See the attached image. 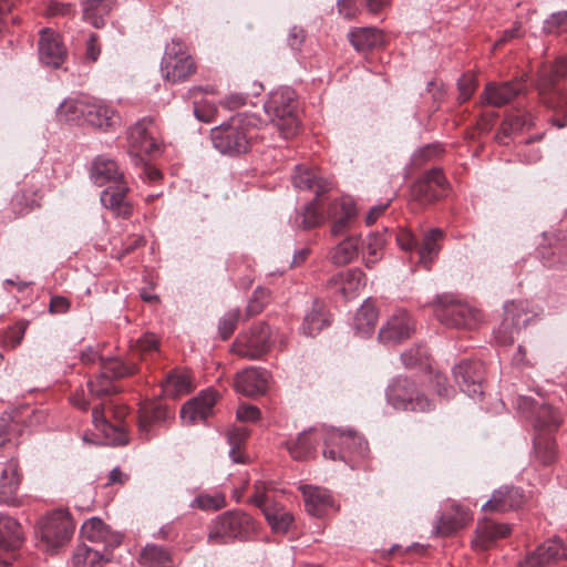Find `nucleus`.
Here are the masks:
<instances>
[{
  "mask_svg": "<svg viewBox=\"0 0 567 567\" xmlns=\"http://www.w3.org/2000/svg\"><path fill=\"white\" fill-rule=\"evenodd\" d=\"M457 87L460 91L458 100L461 102L467 101L475 91L476 84L473 75H463L458 82Z\"/></svg>",
  "mask_w": 567,
  "mask_h": 567,
  "instance_id": "nucleus-62",
  "label": "nucleus"
},
{
  "mask_svg": "<svg viewBox=\"0 0 567 567\" xmlns=\"http://www.w3.org/2000/svg\"><path fill=\"white\" fill-rule=\"evenodd\" d=\"M84 111L83 122L97 128L107 130L118 120L115 111L99 99L87 97Z\"/></svg>",
  "mask_w": 567,
  "mask_h": 567,
  "instance_id": "nucleus-23",
  "label": "nucleus"
},
{
  "mask_svg": "<svg viewBox=\"0 0 567 567\" xmlns=\"http://www.w3.org/2000/svg\"><path fill=\"white\" fill-rule=\"evenodd\" d=\"M82 539L90 546L100 547L112 551L122 543V535L112 530L101 518L91 517L81 526Z\"/></svg>",
  "mask_w": 567,
  "mask_h": 567,
  "instance_id": "nucleus-13",
  "label": "nucleus"
},
{
  "mask_svg": "<svg viewBox=\"0 0 567 567\" xmlns=\"http://www.w3.org/2000/svg\"><path fill=\"white\" fill-rule=\"evenodd\" d=\"M21 477L14 458L6 462L0 474V502L7 505L18 504V491Z\"/></svg>",
  "mask_w": 567,
  "mask_h": 567,
  "instance_id": "nucleus-25",
  "label": "nucleus"
},
{
  "mask_svg": "<svg viewBox=\"0 0 567 567\" xmlns=\"http://www.w3.org/2000/svg\"><path fill=\"white\" fill-rule=\"evenodd\" d=\"M414 322L403 309L395 310L381 327L379 341L385 346L398 344L411 337Z\"/></svg>",
  "mask_w": 567,
  "mask_h": 567,
  "instance_id": "nucleus-14",
  "label": "nucleus"
},
{
  "mask_svg": "<svg viewBox=\"0 0 567 567\" xmlns=\"http://www.w3.org/2000/svg\"><path fill=\"white\" fill-rule=\"evenodd\" d=\"M378 316L379 313L374 303L370 299L365 300L353 318L352 327L357 334L370 337L374 332Z\"/></svg>",
  "mask_w": 567,
  "mask_h": 567,
  "instance_id": "nucleus-33",
  "label": "nucleus"
},
{
  "mask_svg": "<svg viewBox=\"0 0 567 567\" xmlns=\"http://www.w3.org/2000/svg\"><path fill=\"white\" fill-rule=\"evenodd\" d=\"M157 347V338L154 334L147 333L142 336L138 340H136V342L132 346V351L134 354L145 357L156 352Z\"/></svg>",
  "mask_w": 567,
  "mask_h": 567,
  "instance_id": "nucleus-55",
  "label": "nucleus"
},
{
  "mask_svg": "<svg viewBox=\"0 0 567 567\" xmlns=\"http://www.w3.org/2000/svg\"><path fill=\"white\" fill-rule=\"evenodd\" d=\"M484 364L477 360H464L453 369L455 382L461 391L472 399H478L484 394Z\"/></svg>",
  "mask_w": 567,
  "mask_h": 567,
  "instance_id": "nucleus-12",
  "label": "nucleus"
},
{
  "mask_svg": "<svg viewBox=\"0 0 567 567\" xmlns=\"http://www.w3.org/2000/svg\"><path fill=\"white\" fill-rule=\"evenodd\" d=\"M533 125V117L529 113L520 115H508L502 123L499 133L496 138L499 143L506 144L505 138L512 133L528 128Z\"/></svg>",
  "mask_w": 567,
  "mask_h": 567,
  "instance_id": "nucleus-47",
  "label": "nucleus"
},
{
  "mask_svg": "<svg viewBox=\"0 0 567 567\" xmlns=\"http://www.w3.org/2000/svg\"><path fill=\"white\" fill-rule=\"evenodd\" d=\"M271 329L265 322L252 326L248 331L240 333L231 346V350L239 357L258 360L271 348Z\"/></svg>",
  "mask_w": 567,
  "mask_h": 567,
  "instance_id": "nucleus-8",
  "label": "nucleus"
},
{
  "mask_svg": "<svg viewBox=\"0 0 567 567\" xmlns=\"http://www.w3.org/2000/svg\"><path fill=\"white\" fill-rule=\"evenodd\" d=\"M340 286L338 290L344 298L353 297L365 286V276L360 269H350L338 275Z\"/></svg>",
  "mask_w": 567,
  "mask_h": 567,
  "instance_id": "nucleus-44",
  "label": "nucleus"
},
{
  "mask_svg": "<svg viewBox=\"0 0 567 567\" xmlns=\"http://www.w3.org/2000/svg\"><path fill=\"white\" fill-rule=\"evenodd\" d=\"M305 499L306 511L315 517H321L333 508V499L326 488L303 485L300 486Z\"/></svg>",
  "mask_w": 567,
  "mask_h": 567,
  "instance_id": "nucleus-26",
  "label": "nucleus"
},
{
  "mask_svg": "<svg viewBox=\"0 0 567 567\" xmlns=\"http://www.w3.org/2000/svg\"><path fill=\"white\" fill-rule=\"evenodd\" d=\"M225 505V498L223 495H208V494H203V495H198L193 502H192V506L193 507H198V508H202V509H219L221 508L223 506Z\"/></svg>",
  "mask_w": 567,
  "mask_h": 567,
  "instance_id": "nucleus-58",
  "label": "nucleus"
},
{
  "mask_svg": "<svg viewBox=\"0 0 567 567\" xmlns=\"http://www.w3.org/2000/svg\"><path fill=\"white\" fill-rule=\"evenodd\" d=\"M162 388L163 393L171 398L188 393L190 390L189 377L186 373L171 372L163 382Z\"/></svg>",
  "mask_w": 567,
  "mask_h": 567,
  "instance_id": "nucleus-48",
  "label": "nucleus"
},
{
  "mask_svg": "<svg viewBox=\"0 0 567 567\" xmlns=\"http://www.w3.org/2000/svg\"><path fill=\"white\" fill-rule=\"evenodd\" d=\"M329 324L320 309L313 308L305 316L301 331L306 336L313 337Z\"/></svg>",
  "mask_w": 567,
  "mask_h": 567,
  "instance_id": "nucleus-51",
  "label": "nucleus"
},
{
  "mask_svg": "<svg viewBox=\"0 0 567 567\" xmlns=\"http://www.w3.org/2000/svg\"><path fill=\"white\" fill-rule=\"evenodd\" d=\"M226 437L230 446L229 456L233 462L244 463V458L239 450L248 437V430L244 426H231L226 431Z\"/></svg>",
  "mask_w": 567,
  "mask_h": 567,
  "instance_id": "nucleus-50",
  "label": "nucleus"
},
{
  "mask_svg": "<svg viewBox=\"0 0 567 567\" xmlns=\"http://www.w3.org/2000/svg\"><path fill=\"white\" fill-rule=\"evenodd\" d=\"M213 92H214V90L210 86H206V87L193 86L188 91L189 97L194 99V102H193V104H194V114H195V116L199 121L209 122L212 113H213V110L208 109L207 111L202 112L200 109H199V103L197 101V94H199V93H213Z\"/></svg>",
  "mask_w": 567,
  "mask_h": 567,
  "instance_id": "nucleus-57",
  "label": "nucleus"
},
{
  "mask_svg": "<svg viewBox=\"0 0 567 567\" xmlns=\"http://www.w3.org/2000/svg\"><path fill=\"white\" fill-rule=\"evenodd\" d=\"M161 71L163 76L173 83L184 81L195 72L194 60L185 51L182 42L172 40L166 45Z\"/></svg>",
  "mask_w": 567,
  "mask_h": 567,
  "instance_id": "nucleus-9",
  "label": "nucleus"
},
{
  "mask_svg": "<svg viewBox=\"0 0 567 567\" xmlns=\"http://www.w3.org/2000/svg\"><path fill=\"white\" fill-rule=\"evenodd\" d=\"M567 75V56L559 58L551 66H544L538 75L537 89L544 104L559 109L565 114V122L557 121L559 127L567 124V94L557 85L559 79Z\"/></svg>",
  "mask_w": 567,
  "mask_h": 567,
  "instance_id": "nucleus-6",
  "label": "nucleus"
},
{
  "mask_svg": "<svg viewBox=\"0 0 567 567\" xmlns=\"http://www.w3.org/2000/svg\"><path fill=\"white\" fill-rule=\"evenodd\" d=\"M259 118L254 114H237L228 122L210 131L214 147L225 155L246 153L259 138L257 125ZM264 140V136H260Z\"/></svg>",
  "mask_w": 567,
  "mask_h": 567,
  "instance_id": "nucleus-1",
  "label": "nucleus"
},
{
  "mask_svg": "<svg viewBox=\"0 0 567 567\" xmlns=\"http://www.w3.org/2000/svg\"><path fill=\"white\" fill-rule=\"evenodd\" d=\"M384 246L385 238L382 234L373 233L368 236L363 243V260L367 268H373L381 260Z\"/></svg>",
  "mask_w": 567,
  "mask_h": 567,
  "instance_id": "nucleus-46",
  "label": "nucleus"
},
{
  "mask_svg": "<svg viewBox=\"0 0 567 567\" xmlns=\"http://www.w3.org/2000/svg\"><path fill=\"white\" fill-rule=\"evenodd\" d=\"M87 388L91 395L96 399H103L116 392L113 381L103 373H100L93 380H89Z\"/></svg>",
  "mask_w": 567,
  "mask_h": 567,
  "instance_id": "nucleus-53",
  "label": "nucleus"
},
{
  "mask_svg": "<svg viewBox=\"0 0 567 567\" xmlns=\"http://www.w3.org/2000/svg\"><path fill=\"white\" fill-rule=\"evenodd\" d=\"M239 320V310L233 309L227 311L224 317L219 320L218 331L221 339H228L235 331Z\"/></svg>",
  "mask_w": 567,
  "mask_h": 567,
  "instance_id": "nucleus-56",
  "label": "nucleus"
},
{
  "mask_svg": "<svg viewBox=\"0 0 567 567\" xmlns=\"http://www.w3.org/2000/svg\"><path fill=\"white\" fill-rule=\"evenodd\" d=\"M292 184L296 188L311 190L316 194V198L332 188V182L319 175L318 171L303 165L296 166L292 176Z\"/></svg>",
  "mask_w": 567,
  "mask_h": 567,
  "instance_id": "nucleus-22",
  "label": "nucleus"
},
{
  "mask_svg": "<svg viewBox=\"0 0 567 567\" xmlns=\"http://www.w3.org/2000/svg\"><path fill=\"white\" fill-rule=\"evenodd\" d=\"M557 457L554 439L550 435L537 433L534 439V460L542 465H550Z\"/></svg>",
  "mask_w": 567,
  "mask_h": 567,
  "instance_id": "nucleus-41",
  "label": "nucleus"
},
{
  "mask_svg": "<svg viewBox=\"0 0 567 567\" xmlns=\"http://www.w3.org/2000/svg\"><path fill=\"white\" fill-rule=\"evenodd\" d=\"M39 55L42 63L54 69L60 68L66 56V50L59 35L50 29L41 31Z\"/></svg>",
  "mask_w": 567,
  "mask_h": 567,
  "instance_id": "nucleus-20",
  "label": "nucleus"
},
{
  "mask_svg": "<svg viewBox=\"0 0 567 567\" xmlns=\"http://www.w3.org/2000/svg\"><path fill=\"white\" fill-rule=\"evenodd\" d=\"M533 315L529 313L528 302L524 300L507 302L504 307V321L502 327L496 331V339L499 342H507V338L503 337L509 328L520 329L528 324ZM508 342H513L511 336Z\"/></svg>",
  "mask_w": 567,
  "mask_h": 567,
  "instance_id": "nucleus-18",
  "label": "nucleus"
},
{
  "mask_svg": "<svg viewBox=\"0 0 567 567\" xmlns=\"http://www.w3.org/2000/svg\"><path fill=\"white\" fill-rule=\"evenodd\" d=\"M323 220L324 216L318 212V198H315L297 212L293 225L300 229H310L319 226Z\"/></svg>",
  "mask_w": 567,
  "mask_h": 567,
  "instance_id": "nucleus-45",
  "label": "nucleus"
},
{
  "mask_svg": "<svg viewBox=\"0 0 567 567\" xmlns=\"http://www.w3.org/2000/svg\"><path fill=\"white\" fill-rule=\"evenodd\" d=\"M443 238V231L439 228H433L424 233L421 245H417L419 262L425 268H429L434 257L440 251V241Z\"/></svg>",
  "mask_w": 567,
  "mask_h": 567,
  "instance_id": "nucleus-34",
  "label": "nucleus"
},
{
  "mask_svg": "<svg viewBox=\"0 0 567 567\" xmlns=\"http://www.w3.org/2000/svg\"><path fill=\"white\" fill-rule=\"evenodd\" d=\"M128 190L124 182L110 185L101 193V203L105 208L113 210L117 216L127 217L132 214V207L126 202Z\"/></svg>",
  "mask_w": 567,
  "mask_h": 567,
  "instance_id": "nucleus-28",
  "label": "nucleus"
},
{
  "mask_svg": "<svg viewBox=\"0 0 567 567\" xmlns=\"http://www.w3.org/2000/svg\"><path fill=\"white\" fill-rule=\"evenodd\" d=\"M567 23V11L553 13L543 25V31L547 34L559 32L560 28Z\"/></svg>",
  "mask_w": 567,
  "mask_h": 567,
  "instance_id": "nucleus-60",
  "label": "nucleus"
},
{
  "mask_svg": "<svg viewBox=\"0 0 567 567\" xmlns=\"http://www.w3.org/2000/svg\"><path fill=\"white\" fill-rule=\"evenodd\" d=\"M29 322L21 320L18 321L10 330L7 332L6 342L11 347H18L24 337Z\"/></svg>",
  "mask_w": 567,
  "mask_h": 567,
  "instance_id": "nucleus-61",
  "label": "nucleus"
},
{
  "mask_svg": "<svg viewBox=\"0 0 567 567\" xmlns=\"http://www.w3.org/2000/svg\"><path fill=\"white\" fill-rule=\"evenodd\" d=\"M467 515L465 512H457L455 516L442 515L436 523L435 533L437 535H450L456 529L463 527L466 523Z\"/></svg>",
  "mask_w": 567,
  "mask_h": 567,
  "instance_id": "nucleus-52",
  "label": "nucleus"
},
{
  "mask_svg": "<svg viewBox=\"0 0 567 567\" xmlns=\"http://www.w3.org/2000/svg\"><path fill=\"white\" fill-rule=\"evenodd\" d=\"M525 84L522 80L503 82L499 84L489 83L484 90L485 101L495 107H501L523 93Z\"/></svg>",
  "mask_w": 567,
  "mask_h": 567,
  "instance_id": "nucleus-24",
  "label": "nucleus"
},
{
  "mask_svg": "<svg viewBox=\"0 0 567 567\" xmlns=\"http://www.w3.org/2000/svg\"><path fill=\"white\" fill-rule=\"evenodd\" d=\"M348 38L357 51L371 50L383 43V34L377 28L352 29Z\"/></svg>",
  "mask_w": 567,
  "mask_h": 567,
  "instance_id": "nucleus-36",
  "label": "nucleus"
},
{
  "mask_svg": "<svg viewBox=\"0 0 567 567\" xmlns=\"http://www.w3.org/2000/svg\"><path fill=\"white\" fill-rule=\"evenodd\" d=\"M327 443L328 445L341 443L347 457L354 455L363 458L368 455V443L353 431H330L327 433Z\"/></svg>",
  "mask_w": 567,
  "mask_h": 567,
  "instance_id": "nucleus-27",
  "label": "nucleus"
},
{
  "mask_svg": "<svg viewBox=\"0 0 567 567\" xmlns=\"http://www.w3.org/2000/svg\"><path fill=\"white\" fill-rule=\"evenodd\" d=\"M92 421L95 429L103 434L105 444L115 446L124 445L128 442L125 425L122 422L112 424L104 416V404L96 405L92 409Z\"/></svg>",
  "mask_w": 567,
  "mask_h": 567,
  "instance_id": "nucleus-19",
  "label": "nucleus"
},
{
  "mask_svg": "<svg viewBox=\"0 0 567 567\" xmlns=\"http://www.w3.org/2000/svg\"><path fill=\"white\" fill-rule=\"evenodd\" d=\"M296 94L289 87L272 91L264 104V110L282 140L297 134L299 122L296 114Z\"/></svg>",
  "mask_w": 567,
  "mask_h": 567,
  "instance_id": "nucleus-2",
  "label": "nucleus"
},
{
  "mask_svg": "<svg viewBox=\"0 0 567 567\" xmlns=\"http://www.w3.org/2000/svg\"><path fill=\"white\" fill-rule=\"evenodd\" d=\"M138 563L143 567H174L169 551L155 544H147L142 549Z\"/></svg>",
  "mask_w": 567,
  "mask_h": 567,
  "instance_id": "nucleus-38",
  "label": "nucleus"
},
{
  "mask_svg": "<svg viewBox=\"0 0 567 567\" xmlns=\"http://www.w3.org/2000/svg\"><path fill=\"white\" fill-rule=\"evenodd\" d=\"M522 494L517 488H505L495 492L491 499H488L482 509H493L498 512H505L514 508L520 504Z\"/></svg>",
  "mask_w": 567,
  "mask_h": 567,
  "instance_id": "nucleus-39",
  "label": "nucleus"
},
{
  "mask_svg": "<svg viewBox=\"0 0 567 567\" xmlns=\"http://www.w3.org/2000/svg\"><path fill=\"white\" fill-rule=\"evenodd\" d=\"M130 155L135 165L144 163V155L158 151V143L153 133V120L144 117L128 130Z\"/></svg>",
  "mask_w": 567,
  "mask_h": 567,
  "instance_id": "nucleus-11",
  "label": "nucleus"
},
{
  "mask_svg": "<svg viewBox=\"0 0 567 567\" xmlns=\"http://www.w3.org/2000/svg\"><path fill=\"white\" fill-rule=\"evenodd\" d=\"M135 371L134 365H126L118 359H110L102 363V371L104 375H107L112 381L114 379L123 378L132 374Z\"/></svg>",
  "mask_w": 567,
  "mask_h": 567,
  "instance_id": "nucleus-54",
  "label": "nucleus"
},
{
  "mask_svg": "<svg viewBox=\"0 0 567 567\" xmlns=\"http://www.w3.org/2000/svg\"><path fill=\"white\" fill-rule=\"evenodd\" d=\"M254 487H255V492L250 496L249 502L251 504L256 505L257 507H259L261 509V512L264 513V507L271 506V504L274 502L269 501V497L267 495V487L264 482H261V481L256 482Z\"/></svg>",
  "mask_w": 567,
  "mask_h": 567,
  "instance_id": "nucleus-59",
  "label": "nucleus"
},
{
  "mask_svg": "<svg viewBox=\"0 0 567 567\" xmlns=\"http://www.w3.org/2000/svg\"><path fill=\"white\" fill-rule=\"evenodd\" d=\"M74 523L69 513L59 509L42 517L38 524V546L47 553H54L68 544L74 533Z\"/></svg>",
  "mask_w": 567,
  "mask_h": 567,
  "instance_id": "nucleus-4",
  "label": "nucleus"
},
{
  "mask_svg": "<svg viewBox=\"0 0 567 567\" xmlns=\"http://www.w3.org/2000/svg\"><path fill=\"white\" fill-rule=\"evenodd\" d=\"M83 17L94 28L104 25V17L115 7V0H83Z\"/></svg>",
  "mask_w": 567,
  "mask_h": 567,
  "instance_id": "nucleus-37",
  "label": "nucleus"
},
{
  "mask_svg": "<svg viewBox=\"0 0 567 567\" xmlns=\"http://www.w3.org/2000/svg\"><path fill=\"white\" fill-rule=\"evenodd\" d=\"M388 402L396 410L425 412L431 410V401L424 396L408 378L399 377L386 390Z\"/></svg>",
  "mask_w": 567,
  "mask_h": 567,
  "instance_id": "nucleus-7",
  "label": "nucleus"
},
{
  "mask_svg": "<svg viewBox=\"0 0 567 567\" xmlns=\"http://www.w3.org/2000/svg\"><path fill=\"white\" fill-rule=\"evenodd\" d=\"M87 97L65 99L56 110V117L62 122H79L84 118Z\"/></svg>",
  "mask_w": 567,
  "mask_h": 567,
  "instance_id": "nucleus-43",
  "label": "nucleus"
},
{
  "mask_svg": "<svg viewBox=\"0 0 567 567\" xmlns=\"http://www.w3.org/2000/svg\"><path fill=\"white\" fill-rule=\"evenodd\" d=\"M357 207L350 198L331 200L326 210V217L332 220L331 233L334 236L342 235L355 219Z\"/></svg>",
  "mask_w": 567,
  "mask_h": 567,
  "instance_id": "nucleus-17",
  "label": "nucleus"
},
{
  "mask_svg": "<svg viewBox=\"0 0 567 567\" xmlns=\"http://www.w3.org/2000/svg\"><path fill=\"white\" fill-rule=\"evenodd\" d=\"M433 307L437 320L450 328L472 329L481 321L478 310L450 293L437 296Z\"/></svg>",
  "mask_w": 567,
  "mask_h": 567,
  "instance_id": "nucleus-5",
  "label": "nucleus"
},
{
  "mask_svg": "<svg viewBox=\"0 0 567 567\" xmlns=\"http://www.w3.org/2000/svg\"><path fill=\"white\" fill-rule=\"evenodd\" d=\"M322 437L321 433L310 429L300 433L296 440L286 442V447L292 458L306 460L313 454L316 445Z\"/></svg>",
  "mask_w": 567,
  "mask_h": 567,
  "instance_id": "nucleus-32",
  "label": "nucleus"
},
{
  "mask_svg": "<svg viewBox=\"0 0 567 567\" xmlns=\"http://www.w3.org/2000/svg\"><path fill=\"white\" fill-rule=\"evenodd\" d=\"M23 540V533L20 524L8 515L0 514V550H16ZM7 563L0 561V567Z\"/></svg>",
  "mask_w": 567,
  "mask_h": 567,
  "instance_id": "nucleus-29",
  "label": "nucleus"
},
{
  "mask_svg": "<svg viewBox=\"0 0 567 567\" xmlns=\"http://www.w3.org/2000/svg\"><path fill=\"white\" fill-rule=\"evenodd\" d=\"M168 417V410L162 404L151 403L144 405L138 415V429L143 436L147 437L151 430Z\"/></svg>",
  "mask_w": 567,
  "mask_h": 567,
  "instance_id": "nucleus-35",
  "label": "nucleus"
},
{
  "mask_svg": "<svg viewBox=\"0 0 567 567\" xmlns=\"http://www.w3.org/2000/svg\"><path fill=\"white\" fill-rule=\"evenodd\" d=\"M264 515L271 529L277 533H287L293 522L292 514L285 511L278 503L264 507Z\"/></svg>",
  "mask_w": 567,
  "mask_h": 567,
  "instance_id": "nucleus-42",
  "label": "nucleus"
},
{
  "mask_svg": "<svg viewBox=\"0 0 567 567\" xmlns=\"http://www.w3.org/2000/svg\"><path fill=\"white\" fill-rule=\"evenodd\" d=\"M359 251V239L355 237L346 238L331 252L333 264L343 266L351 262Z\"/></svg>",
  "mask_w": 567,
  "mask_h": 567,
  "instance_id": "nucleus-49",
  "label": "nucleus"
},
{
  "mask_svg": "<svg viewBox=\"0 0 567 567\" xmlns=\"http://www.w3.org/2000/svg\"><path fill=\"white\" fill-rule=\"evenodd\" d=\"M516 404L519 411L533 420L534 427L538 433L549 435L561 423L559 411L554 410L550 405L539 404L529 396L519 395Z\"/></svg>",
  "mask_w": 567,
  "mask_h": 567,
  "instance_id": "nucleus-10",
  "label": "nucleus"
},
{
  "mask_svg": "<svg viewBox=\"0 0 567 567\" xmlns=\"http://www.w3.org/2000/svg\"><path fill=\"white\" fill-rule=\"evenodd\" d=\"M399 247L404 251L417 250L419 241L409 230H401L396 236Z\"/></svg>",
  "mask_w": 567,
  "mask_h": 567,
  "instance_id": "nucleus-64",
  "label": "nucleus"
},
{
  "mask_svg": "<svg viewBox=\"0 0 567 567\" xmlns=\"http://www.w3.org/2000/svg\"><path fill=\"white\" fill-rule=\"evenodd\" d=\"M567 558V548L559 538H553L537 546L519 563V567H547Z\"/></svg>",
  "mask_w": 567,
  "mask_h": 567,
  "instance_id": "nucleus-15",
  "label": "nucleus"
},
{
  "mask_svg": "<svg viewBox=\"0 0 567 567\" xmlns=\"http://www.w3.org/2000/svg\"><path fill=\"white\" fill-rule=\"evenodd\" d=\"M218 394L213 389L203 390L198 396L186 402L181 410V419L185 424L205 421L213 413Z\"/></svg>",
  "mask_w": 567,
  "mask_h": 567,
  "instance_id": "nucleus-16",
  "label": "nucleus"
},
{
  "mask_svg": "<svg viewBox=\"0 0 567 567\" xmlns=\"http://www.w3.org/2000/svg\"><path fill=\"white\" fill-rule=\"evenodd\" d=\"M112 551L86 543L79 545L72 556L74 567H102L110 560Z\"/></svg>",
  "mask_w": 567,
  "mask_h": 567,
  "instance_id": "nucleus-31",
  "label": "nucleus"
},
{
  "mask_svg": "<svg viewBox=\"0 0 567 567\" xmlns=\"http://www.w3.org/2000/svg\"><path fill=\"white\" fill-rule=\"evenodd\" d=\"M255 530V522L248 514L239 511L227 512L210 523L208 543L226 545L236 539L246 540Z\"/></svg>",
  "mask_w": 567,
  "mask_h": 567,
  "instance_id": "nucleus-3",
  "label": "nucleus"
},
{
  "mask_svg": "<svg viewBox=\"0 0 567 567\" xmlns=\"http://www.w3.org/2000/svg\"><path fill=\"white\" fill-rule=\"evenodd\" d=\"M424 185H422V189L424 188L427 190V188L431 187V185H436L440 188H445L446 186V179L440 168H433L424 174Z\"/></svg>",
  "mask_w": 567,
  "mask_h": 567,
  "instance_id": "nucleus-63",
  "label": "nucleus"
},
{
  "mask_svg": "<svg viewBox=\"0 0 567 567\" xmlns=\"http://www.w3.org/2000/svg\"><path fill=\"white\" fill-rule=\"evenodd\" d=\"M91 178L97 186H104L105 184L114 185L123 182V174L118 171V166L113 159L99 156L92 164Z\"/></svg>",
  "mask_w": 567,
  "mask_h": 567,
  "instance_id": "nucleus-30",
  "label": "nucleus"
},
{
  "mask_svg": "<svg viewBox=\"0 0 567 567\" xmlns=\"http://www.w3.org/2000/svg\"><path fill=\"white\" fill-rule=\"evenodd\" d=\"M476 533V544L482 548L487 549L495 539L507 536L511 533V528L505 524L483 520L478 523Z\"/></svg>",
  "mask_w": 567,
  "mask_h": 567,
  "instance_id": "nucleus-40",
  "label": "nucleus"
},
{
  "mask_svg": "<svg viewBox=\"0 0 567 567\" xmlns=\"http://www.w3.org/2000/svg\"><path fill=\"white\" fill-rule=\"evenodd\" d=\"M268 373L259 368H247L235 378V389L246 396L262 394L267 389Z\"/></svg>",
  "mask_w": 567,
  "mask_h": 567,
  "instance_id": "nucleus-21",
  "label": "nucleus"
}]
</instances>
